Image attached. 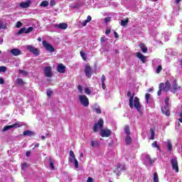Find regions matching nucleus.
<instances>
[{"mask_svg": "<svg viewBox=\"0 0 182 182\" xmlns=\"http://www.w3.org/2000/svg\"><path fill=\"white\" fill-rule=\"evenodd\" d=\"M139 48L142 50L143 53H147V46L144 43L139 44Z\"/></svg>", "mask_w": 182, "mask_h": 182, "instance_id": "6ab92c4d", "label": "nucleus"}, {"mask_svg": "<svg viewBox=\"0 0 182 182\" xmlns=\"http://www.w3.org/2000/svg\"><path fill=\"white\" fill-rule=\"evenodd\" d=\"M49 5V2L48 1H43L41 4V6H43L44 8H46Z\"/></svg>", "mask_w": 182, "mask_h": 182, "instance_id": "72a5a7b5", "label": "nucleus"}, {"mask_svg": "<svg viewBox=\"0 0 182 182\" xmlns=\"http://www.w3.org/2000/svg\"><path fill=\"white\" fill-rule=\"evenodd\" d=\"M87 21L85 20V21H82V26H86V25H87Z\"/></svg>", "mask_w": 182, "mask_h": 182, "instance_id": "69168bd1", "label": "nucleus"}, {"mask_svg": "<svg viewBox=\"0 0 182 182\" xmlns=\"http://www.w3.org/2000/svg\"><path fill=\"white\" fill-rule=\"evenodd\" d=\"M146 160L149 161V164H153V160L151 159V157H150V155L146 156Z\"/></svg>", "mask_w": 182, "mask_h": 182, "instance_id": "e433bc0d", "label": "nucleus"}, {"mask_svg": "<svg viewBox=\"0 0 182 182\" xmlns=\"http://www.w3.org/2000/svg\"><path fill=\"white\" fill-rule=\"evenodd\" d=\"M85 93L86 95H90V93H92V91L90 90V89L89 87H85Z\"/></svg>", "mask_w": 182, "mask_h": 182, "instance_id": "79ce46f5", "label": "nucleus"}, {"mask_svg": "<svg viewBox=\"0 0 182 182\" xmlns=\"http://www.w3.org/2000/svg\"><path fill=\"white\" fill-rule=\"evenodd\" d=\"M94 112H96L97 114H102V109L100 108H94Z\"/></svg>", "mask_w": 182, "mask_h": 182, "instance_id": "58836bf2", "label": "nucleus"}, {"mask_svg": "<svg viewBox=\"0 0 182 182\" xmlns=\"http://www.w3.org/2000/svg\"><path fill=\"white\" fill-rule=\"evenodd\" d=\"M100 136L102 137H110L112 131L110 129H101Z\"/></svg>", "mask_w": 182, "mask_h": 182, "instance_id": "f8f14e48", "label": "nucleus"}, {"mask_svg": "<svg viewBox=\"0 0 182 182\" xmlns=\"http://www.w3.org/2000/svg\"><path fill=\"white\" fill-rule=\"evenodd\" d=\"M26 157H29V156H31V151H27L26 152Z\"/></svg>", "mask_w": 182, "mask_h": 182, "instance_id": "e2e57ef3", "label": "nucleus"}, {"mask_svg": "<svg viewBox=\"0 0 182 182\" xmlns=\"http://www.w3.org/2000/svg\"><path fill=\"white\" fill-rule=\"evenodd\" d=\"M124 132L127 134V136H130L131 132H130V127L129 125H126L124 127Z\"/></svg>", "mask_w": 182, "mask_h": 182, "instance_id": "b1692460", "label": "nucleus"}, {"mask_svg": "<svg viewBox=\"0 0 182 182\" xmlns=\"http://www.w3.org/2000/svg\"><path fill=\"white\" fill-rule=\"evenodd\" d=\"M168 102H170V97H168L165 99V106L164 107L165 109V111L164 109H161V112L163 114H166V116H167L168 117L171 114L170 109H169L170 103Z\"/></svg>", "mask_w": 182, "mask_h": 182, "instance_id": "f03ea898", "label": "nucleus"}, {"mask_svg": "<svg viewBox=\"0 0 182 182\" xmlns=\"http://www.w3.org/2000/svg\"><path fill=\"white\" fill-rule=\"evenodd\" d=\"M114 38H116V39H119V34L117 33V32H114Z\"/></svg>", "mask_w": 182, "mask_h": 182, "instance_id": "bf43d9fd", "label": "nucleus"}, {"mask_svg": "<svg viewBox=\"0 0 182 182\" xmlns=\"http://www.w3.org/2000/svg\"><path fill=\"white\" fill-rule=\"evenodd\" d=\"M16 26V28H21V26H22V23L21 21H17Z\"/></svg>", "mask_w": 182, "mask_h": 182, "instance_id": "603ef678", "label": "nucleus"}, {"mask_svg": "<svg viewBox=\"0 0 182 182\" xmlns=\"http://www.w3.org/2000/svg\"><path fill=\"white\" fill-rule=\"evenodd\" d=\"M50 6H55V5H56V3L55 2V0H51L50 1Z\"/></svg>", "mask_w": 182, "mask_h": 182, "instance_id": "5fc2aeb1", "label": "nucleus"}, {"mask_svg": "<svg viewBox=\"0 0 182 182\" xmlns=\"http://www.w3.org/2000/svg\"><path fill=\"white\" fill-rule=\"evenodd\" d=\"M129 23V18H126L125 20H122L121 21V25L122 26H126Z\"/></svg>", "mask_w": 182, "mask_h": 182, "instance_id": "2f4dec72", "label": "nucleus"}, {"mask_svg": "<svg viewBox=\"0 0 182 182\" xmlns=\"http://www.w3.org/2000/svg\"><path fill=\"white\" fill-rule=\"evenodd\" d=\"M117 170H120V171H123L126 170V166H122V164H118L117 166Z\"/></svg>", "mask_w": 182, "mask_h": 182, "instance_id": "cd10ccee", "label": "nucleus"}, {"mask_svg": "<svg viewBox=\"0 0 182 182\" xmlns=\"http://www.w3.org/2000/svg\"><path fill=\"white\" fill-rule=\"evenodd\" d=\"M31 0H27L26 1H22L20 3L21 8H29L31 6Z\"/></svg>", "mask_w": 182, "mask_h": 182, "instance_id": "f3484780", "label": "nucleus"}, {"mask_svg": "<svg viewBox=\"0 0 182 182\" xmlns=\"http://www.w3.org/2000/svg\"><path fill=\"white\" fill-rule=\"evenodd\" d=\"M171 165L172 166V169L176 171V173H178V161H177V159L173 158L171 160Z\"/></svg>", "mask_w": 182, "mask_h": 182, "instance_id": "6e6552de", "label": "nucleus"}, {"mask_svg": "<svg viewBox=\"0 0 182 182\" xmlns=\"http://www.w3.org/2000/svg\"><path fill=\"white\" fill-rule=\"evenodd\" d=\"M161 70H163V67L161 66V65H159L156 70V73L159 74L161 72Z\"/></svg>", "mask_w": 182, "mask_h": 182, "instance_id": "4c0bfd02", "label": "nucleus"}, {"mask_svg": "<svg viewBox=\"0 0 182 182\" xmlns=\"http://www.w3.org/2000/svg\"><path fill=\"white\" fill-rule=\"evenodd\" d=\"M27 167H28V164L27 163L21 164V168H23V170H26Z\"/></svg>", "mask_w": 182, "mask_h": 182, "instance_id": "49530a36", "label": "nucleus"}, {"mask_svg": "<svg viewBox=\"0 0 182 182\" xmlns=\"http://www.w3.org/2000/svg\"><path fill=\"white\" fill-rule=\"evenodd\" d=\"M22 33H26V28H21L18 33L17 35H22Z\"/></svg>", "mask_w": 182, "mask_h": 182, "instance_id": "c756f323", "label": "nucleus"}, {"mask_svg": "<svg viewBox=\"0 0 182 182\" xmlns=\"http://www.w3.org/2000/svg\"><path fill=\"white\" fill-rule=\"evenodd\" d=\"M100 146V144L99 141L94 140L93 139H91V146L92 147H99Z\"/></svg>", "mask_w": 182, "mask_h": 182, "instance_id": "412c9836", "label": "nucleus"}, {"mask_svg": "<svg viewBox=\"0 0 182 182\" xmlns=\"http://www.w3.org/2000/svg\"><path fill=\"white\" fill-rule=\"evenodd\" d=\"M57 70L59 73H65V72H66V66L63 65L62 63H60L57 67Z\"/></svg>", "mask_w": 182, "mask_h": 182, "instance_id": "4468645a", "label": "nucleus"}, {"mask_svg": "<svg viewBox=\"0 0 182 182\" xmlns=\"http://www.w3.org/2000/svg\"><path fill=\"white\" fill-rule=\"evenodd\" d=\"M152 147H156V149H159L160 146L157 145V141H154V143L151 144Z\"/></svg>", "mask_w": 182, "mask_h": 182, "instance_id": "a18cd8bd", "label": "nucleus"}, {"mask_svg": "<svg viewBox=\"0 0 182 182\" xmlns=\"http://www.w3.org/2000/svg\"><path fill=\"white\" fill-rule=\"evenodd\" d=\"M104 123L105 122L103 121V119L100 118L97 123L94 124V127H93L94 133H97L99 129H102Z\"/></svg>", "mask_w": 182, "mask_h": 182, "instance_id": "20e7f679", "label": "nucleus"}, {"mask_svg": "<svg viewBox=\"0 0 182 182\" xmlns=\"http://www.w3.org/2000/svg\"><path fill=\"white\" fill-rule=\"evenodd\" d=\"M16 83H18L21 86H23L25 85V82H23V80L22 78L17 79L16 80Z\"/></svg>", "mask_w": 182, "mask_h": 182, "instance_id": "c85d7f7f", "label": "nucleus"}, {"mask_svg": "<svg viewBox=\"0 0 182 182\" xmlns=\"http://www.w3.org/2000/svg\"><path fill=\"white\" fill-rule=\"evenodd\" d=\"M85 76H86V77H87V79H90L92 77V75H93V70L92 69L90 64L87 63L85 65Z\"/></svg>", "mask_w": 182, "mask_h": 182, "instance_id": "7ed1b4c3", "label": "nucleus"}, {"mask_svg": "<svg viewBox=\"0 0 182 182\" xmlns=\"http://www.w3.org/2000/svg\"><path fill=\"white\" fill-rule=\"evenodd\" d=\"M33 31V27H28V28H26V33H31Z\"/></svg>", "mask_w": 182, "mask_h": 182, "instance_id": "ea45409f", "label": "nucleus"}, {"mask_svg": "<svg viewBox=\"0 0 182 182\" xmlns=\"http://www.w3.org/2000/svg\"><path fill=\"white\" fill-rule=\"evenodd\" d=\"M34 147L36 149V148H38V147H39V144H36L35 146H34Z\"/></svg>", "mask_w": 182, "mask_h": 182, "instance_id": "774afa93", "label": "nucleus"}, {"mask_svg": "<svg viewBox=\"0 0 182 182\" xmlns=\"http://www.w3.org/2000/svg\"><path fill=\"white\" fill-rule=\"evenodd\" d=\"M101 81L102 82H106V76L104 74L102 75Z\"/></svg>", "mask_w": 182, "mask_h": 182, "instance_id": "864d4df0", "label": "nucleus"}, {"mask_svg": "<svg viewBox=\"0 0 182 182\" xmlns=\"http://www.w3.org/2000/svg\"><path fill=\"white\" fill-rule=\"evenodd\" d=\"M53 95V92L51 90H47V96L48 97H50Z\"/></svg>", "mask_w": 182, "mask_h": 182, "instance_id": "c03bdc74", "label": "nucleus"}, {"mask_svg": "<svg viewBox=\"0 0 182 182\" xmlns=\"http://www.w3.org/2000/svg\"><path fill=\"white\" fill-rule=\"evenodd\" d=\"M43 46L45 48L46 50H48L50 53H53V52H55V48L46 41H43Z\"/></svg>", "mask_w": 182, "mask_h": 182, "instance_id": "0eeeda50", "label": "nucleus"}, {"mask_svg": "<svg viewBox=\"0 0 182 182\" xmlns=\"http://www.w3.org/2000/svg\"><path fill=\"white\" fill-rule=\"evenodd\" d=\"M171 87V83H170V81L168 80L165 82V85L164 84V87L162 88L166 93L168 92H170V88Z\"/></svg>", "mask_w": 182, "mask_h": 182, "instance_id": "ddd939ff", "label": "nucleus"}, {"mask_svg": "<svg viewBox=\"0 0 182 182\" xmlns=\"http://www.w3.org/2000/svg\"><path fill=\"white\" fill-rule=\"evenodd\" d=\"M112 21V17H106L105 18V23H107L108 22H110Z\"/></svg>", "mask_w": 182, "mask_h": 182, "instance_id": "09e8293b", "label": "nucleus"}, {"mask_svg": "<svg viewBox=\"0 0 182 182\" xmlns=\"http://www.w3.org/2000/svg\"><path fill=\"white\" fill-rule=\"evenodd\" d=\"M5 83V80L4 78L0 77V85H4Z\"/></svg>", "mask_w": 182, "mask_h": 182, "instance_id": "4d7b16f0", "label": "nucleus"}, {"mask_svg": "<svg viewBox=\"0 0 182 182\" xmlns=\"http://www.w3.org/2000/svg\"><path fill=\"white\" fill-rule=\"evenodd\" d=\"M10 53L11 55H14V56H19V55L22 54V51L18 48H13L11 50Z\"/></svg>", "mask_w": 182, "mask_h": 182, "instance_id": "dca6fc26", "label": "nucleus"}, {"mask_svg": "<svg viewBox=\"0 0 182 182\" xmlns=\"http://www.w3.org/2000/svg\"><path fill=\"white\" fill-rule=\"evenodd\" d=\"M70 156L71 158H70V161L71 163H73V159H76V157L75 156V153L73 152V151H70Z\"/></svg>", "mask_w": 182, "mask_h": 182, "instance_id": "393cba45", "label": "nucleus"}, {"mask_svg": "<svg viewBox=\"0 0 182 182\" xmlns=\"http://www.w3.org/2000/svg\"><path fill=\"white\" fill-rule=\"evenodd\" d=\"M136 57L139 59H140V60L142 62V63H146V56L143 55V54H141V53L137 52Z\"/></svg>", "mask_w": 182, "mask_h": 182, "instance_id": "a211bd4d", "label": "nucleus"}, {"mask_svg": "<svg viewBox=\"0 0 182 182\" xmlns=\"http://www.w3.org/2000/svg\"><path fill=\"white\" fill-rule=\"evenodd\" d=\"M85 21H87V23L90 22L92 21V16H88L87 18V20H85Z\"/></svg>", "mask_w": 182, "mask_h": 182, "instance_id": "6e6d98bb", "label": "nucleus"}, {"mask_svg": "<svg viewBox=\"0 0 182 182\" xmlns=\"http://www.w3.org/2000/svg\"><path fill=\"white\" fill-rule=\"evenodd\" d=\"M44 75L46 77H52V67L47 66L44 68Z\"/></svg>", "mask_w": 182, "mask_h": 182, "instance_id": "9b49d317", "label": "nucleus"}, {"mask_svg": "<svg viewBox=\"0 0 182 182\" xmlns=\"http://www.w3.org/2000/svg\"><path fill=\"white\" fill-rule=\"evenodd\" d=\"M23 136H35V132L29 130H26L23 132Z\"/></svg>", "mask_w": 182, "mask_h": 182, "instance_id": "4be33fe9", "label": "nucleus"}, {"mask_svg": "<svg viewBox=\"0 0 182 182\" xmlns=\"http://www.w3.org/2000/svg\"><path fill=\"white\" fill-rule=\"evenodd\" d=\"M164 87V83L161 82L159 84V90H158V92H157L158 96H161V92H162Z\"/></svg>", "mask_w": 182, "mask_h": 182, "instance_id": "aec40b11", "label": "nucleus"}, {"mask_svg": "<svg viewBox=\"0 0 182 182\" xmlns=\"http://www.w3.org/2000/svg\"><path fill=\"white\" fill-rule=\"evenodd\" d=\"M100 41H101V43H103V42L106 41L105 36L100 38Z\"/></svg>", "mask_w": 182, "mask_h": 182, "instance_id": "13d9d810", "label": "nucleus"}, {"mask_svg": "<svg viewBox=\"0 0 182 182\" xmlns=\"http://www.w3.org/2000/svg\"><path fill=\"white\" fill-rule=\"evenodd\" d=\"M19 73H22L24 76H28V73L24 70H18Z\"/></svg>", "mask_w": 182, "mask_h": 182, "instance_id": "37998d69", "label": "nucleus"}, {"mask_svg": "<svg viewBox=\"0 0 182 182\" xmlns=\"http://www.w3.org/2000/svg\"><path fill=\"white\" fill-rule=\"evenodd\" d=\"M0 29H6V26L2 21H0Z\"/></svg>", "mask_w": 182, "mask_h": 182, "instance_id": "de8ad7c7", "label": "nucleus"}, {"mask_svg": "<svg viewBox=\"0 0 182 182\" xmlns=\"http://www.w3.org/2000/svg\"><path fill=\"white\" fill-rule=\"evenodd\" d=\"M55 28L62 30L68 29V23H60V24H55Z\"/></svg>", "mask_w": 182, "mask_h": 182, "instance_id": "2eb2a0df", "label": "nucleus"}, {"mask_svg": "<svg viewBox=\"0 0 182 182\" xmlns=\"http://www.w3.org/2000/svg\"><path fill=\"white\" fill-rule=\"evenodd\" d=\"M27 50H28V52H30V53H33V55H35L36 56H39V55L41 54V51L39 50V49L35 48L32 45L27 46Z\"/></svg>", "mask_w": 182, "mask_h": 182, "instance_id": "39448f33", "label": "nucleus"}, {"mask_svg": "<svg viewBox=\"0 0 182 182\" xmlns=\"http://www.w3.org/2000/svg\"><path fill=\"white\" fill-rule=\"evenodd\" d=\"M145 99H146V103H149V99H150V94L146 93V94L145 95Z\"/></svg>", "mask_w": 182, "mask_h": 182, "instance_id": "8fccbe9b", "label": "nucleus"}, {"mask_svg": "<svg viewBox=\"0 0 182 182\" xmlns=\"http://www.w3.org/2000/svg\"><path fill=\"white\" fill-rule=\"evenodd\" d=\"M14 127H21V124H19V122H16L14 124L5 126L1 132L2 133H5V132L11 130V129H14Z\"/></svg>", "mask_w": 182, "mask_h": 182, "instance_id": "1a4fd4ad", "label": "nucleus"}, {"mask_svg": "<svg viewBox=\"0 0 182 182\" xmlns=\"http://www.w3.org/2000/svg\"><path fill=\"white\" fill-rule=\"evenodd\" d=\"M180 116L181 118H178V122H180V123H182V112H181Z\"/></svg>", "mask_w": 182, "mask_h": 182, "instance_id": "680f3d73", "label": "nucleus"}, {"mask_svg": "<svg viewBox=\"0 0 182 182\" xmlns=\"http://www.w3.org/2000/svg\"><path fill=\"white\" fill-rule=\"evenodd\" d=\"M87 182H93V178L92 177H88Z\"/></svg>", "mask_w": 182, "mask_h": 182, "instance_id": "052dcab7", "label": "nucleus"}, {"mask_svg": "<svg viewBox=\"0 0 182 182\" xmlns=\"http://www.w3.org/2000/svg\"><path fill=\"white\" fill-rule=\"evenodd\" d=\"M80 55L82 60H87V55H86V53H85L83 51H80Z\"/></svg>", "mask_w": 182, "mask_h": 182, "instance_id": "a878e982", "label": "nucleus"}, {"mask_svg": "<svg viewBox=\"0 0 182 182\" xmlns=\"http://www.w3.org/2000/svg\"><path fill=\"white\" fill-rule=\"evenodd\" d=\"M79 100L82 106L84 107H89V98L86 95H80L79 96Z\"/></svg>", "mask_w": 182, "mask_h": 182, "instance_id": "423d86ee", "label": "nucleus"}, {"mask_svg": "<svg viewBox=\"0 0 182 182\" xmlns=\"http://www.w3.org/2000/svg\"><path fill=\"white\" fill-rule=\"evenodd\" d=\"M55 163V160L50 159V167L51 170H55V165H53Z\"/></svg>", "mask_w": 182, "mask_h": 182, "instance_id": "bb28decb", "label": "nucleus"}, {"mask_svg": "<svg viewBox=\"0 0 182 182\" xmlns=\"http://www.w3.org/2000/svg\"><path fill=\"white\" fill-rule=\"evenodd\" d=\"M154 182H159V174H157V172L154 173Z\"/></svg>", "mask_w": 182, "mask_h": 182, "instance_id": "473e14b6", "label": "nucleus"}, {"mask_svg": "<svg viewBox=\"0 0 182 182\" xmlns=\"http://www.w3.org/2000/svg\"><path fill=\"white\" fill-rule=\"evenodd\" d=\"M102 87L103 90H105L106 89V84H105V82H102Z\"/></svg>", "mask_w": 182, "mask_h": 182, "instance_id": "0e129e2a", "label": "nucleus"}, {"mask_svg": "<svg viewBox=\"0 0 182 182\" xmlns=\"http://www.w3.org/2000/svg\"><path fill=\"white\" fill-rule=\"evenodd\" d=\"M127 97H129V107L130 109H133L135 107L138 112H140L141 109V105H140V99L137 97H134V92L132 93V92L128 91L127 93Z\"/></svg>", "mask_w": 182, "mask_h": 182, "instance_id": "f257e3e1", "label": "nucleus"}, {"mask_svg": "<svg viewBox=\"0 0 182 182\" xmlns=\"http://www.w3.org/2000/svg\"><path fill=\"white\" fill-rule=\"evenodd\" d=\"M132 136H130V135H127L126 138H125V143L126 144L129 145V144H132Z\"/></svg>", "mask_w": 182, "mask_h": 182, "instance_id": "5701e85b", "label": "nucleus"}, {"mask_svg": "<svg viewBox=\"0 0 182 182\" xmlns=\"http://www.w3.org/2000/svg\"><path fill=\"white\" fill-rule=\"evenodd\" d=\"M73 161H74L75 168H77V167H79V162L77 161V159H76V158H75L74 159H73Z\"/></svg>", "mask_w": 182, "mask_h": 182, "instance_id": "a19ab883", "label": "nucleus"}, {"mask_svg": "<svg viewBox=\"0 0 182 182\" xmlns=\"http://www.w3.org/2000/svg\"><path fill=\"white\" fill-rule=\"evenodd\" d=\"M111 31L109 29H107L105 31V35H109Z\"/></svg>", "mask_w": 182, "mask_h": 182, "instance_id": "338daca9", "label": "nucleus"}, {"mask_svg": "<svg viewBox=\"0 0 182 182\" xmlns=\"http://www.w3.org/2000/svg\"><path fill=\"white\" fill-rule=\"evenodd\" d=\"M150 132H151L150 140H154V136H155L154 130L153 129H151Z\"/></svg>", "mask_w": 182, "mask_h": 182, "instance_id": "c9c22d12", "label": "nucleus"}, {"mask_svg": "<svg viewBox=\"0 0 182 182\" xmlns=\"http://www.w3.org/2000/svg\"><path fill=\"white\" fill-rule=\"evenodd\" d=\"M77 90H79L80 93H83V88H82L80 85L77 86Z\"/></svg>", "mask_w": 182, "mask_h": 182, "instance_id": "3c124183", "label": "nucleus"}, {"mask_svg": "<svg viewBox=\"0 0 182 182\" xmlns=\"http://www.w3.org/2000/svg\"><path fill=\"white\" fill-rule=\"evenodd\" d=\"M167 148L169 151H171V150H173V145L171 144V142L170 141H167Z\"/></svg>", "mask_w": 182, "mask_h": 182, "instance_id": "7c9ffc66", "label": "nucleus"}, {"mask_svg": "<svg viewBox=\"0 0 182 182\" xmlns=\"http://www.w3.org/2000/svg\"><path fill=\"white\" fill-rule=\"evenodd\" d=\"M8 70V68L5 66H0V73H5Z\"/></svg>", "mask_w": 182, "mask_h": 182, "instance_id": "f704fd0d", "label": "nucleus"}, {"mask_svg": "<svg viewBox=\"0 0 182 182\" xmlns=\"http://www.w3.org/2000/svg\"><path fill=\"white\" fill-rule=\"evenodd\" d=\"M180 89H181V86L177 84V80H174L172 85V93H177V90H180Z\"/></svg>", "mask_w": 182, "mask_h": 182, "instance_id": "9d476101", "label": "nucleus"}]
</instances>
